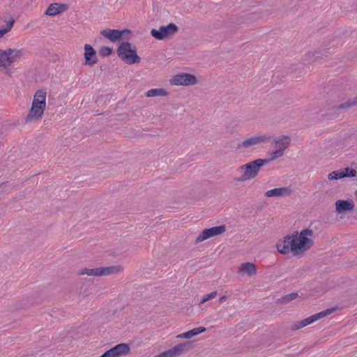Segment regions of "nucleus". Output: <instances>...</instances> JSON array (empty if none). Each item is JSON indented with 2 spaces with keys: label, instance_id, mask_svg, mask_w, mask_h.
<instances>
[{
  "label": "nucleus",
  "instance_id": "obj_3",
  "mask_svg": "<svg viewBox=\"0 0 357 357\" xmlns=\"http://www.w3.org/2000/svg\"><path fill=\"white\" fill-rule=\"evenodd\" d=\"M268 163L269 160L259 158L240 166L238 171H244V172L236 181L243 182L255 178L258 175L261 168Z\"/></svg>",
  "mask_w": 357,
  "mask_h": 357
},
{
  "label": "nucleus",
  "instance_id": "obj_1",
  "mask_svg": "<svg viewBox=\"0 0 357 357\" xmlns=\"http://www.w3.org/2000/svg\"><path fill=\"white\" fill-rule=\"evenodd\" d=\"M314 232L310 229H305L300 232L294 231L280 239L277 250L282 255L292 254L294 257H301L314 244Z\"/></svg>",
  "mask_w": 357,
  "mask_h": 357
},
{
  "label": "nucleus",
  "instance_id": "obj_36",
  "mask_svg": "<svg viewBox=\"0 0 357 357\" xmlns=\"http://www.w3.org/2000/svg\"><path fill=\"white\" fill-rule=\"evenodd\" d=\"M227 297L226 296H222L219 298V302L222 303L227 300Z\"/></svg>",
  "mask_w": 357,
  "mask_h": 357
},
{
  "label": "nucleus",
  "instance_id": "obj_29",
  "mask_svg": "<svg viewBox=\"0 0 357 357\" xmlns=\"http://www.w3.org/2000/svg\"><path fill=\"white\" fill-rule=\"evenodd\" d=\"M343 178V173L341 171H333L328 174V178L329 180H337Z\"/></svg>",
  "mask_w": 357,
  "mask_h": 357
},
{
  "label": "nucleus",
  "instance_id": "obj_30",
  "mask_svg": "<svg viewBox=\"0 0 357 357\" xmlns=\"http://www.w3.org/2000/svg\"><path fill=\"white\" fill-rule=\"evenodd\" d=\"M298 296L297 293H291L283 296L281 299L282 303H288L290 301L295 300Z\"/></svg>",
  "mask_w": 357,
  "mask_h": 357
},
{
  "label": "nucleus",
  "instance_id": "obj_28",
  "mask_svg": "<svg viewBox=\"0 0 357 357\" xmlns=\"http://www.w3.org/2000/svg\"><path fill=\"white\" fill-rule=\"evenodd\" d=\"M14 20H10L7 22L6 27L0 29V38L3 37L4 34L10 31L13 26Z\"/></svg>",
  "mask_w": 357,
  "mask_h": 357
},
{
  "label": "nucleus",
  "instance_id": "obj_11",
  "mask_svg": "<svg viewBox=\"0 0 357 357\" xmlns=\"http://www.w3.org/2000/svg\"><path fill=\"white\" fill-rule=\"evenodd\" d=\"M226 231L225 225H220L204 229L195 239V243L202 242L210 238L221 235Z\"/></svg>",
  "mask_w": 357,
  "mask_h": 357
},
{
  "label": "nucleus",
  "instance_id": "obj_17",
  "mask_svg": "<svg viewBox=\"0 0 357 357\" xmlns=\"http://www.w3.org/2000/svg\"><path fill=\"white\" fill-rule=\"evenodd\" d=\"M6 51L7 55L8 65L10 66L17 59H20L23 55V51L17 49H8Z\"/></svg>",
  "mask_w": 357,
  "mask_h": 357
},
{
  "label": "nucleus",
  "instance_id": "obj_15",
  "mask_svg": "<svg viewBox=\"0 0 357 357\" xmlns=\"http://www.w3.org/2000/svg\"><path fill=\"white\" fill-rule=\"evenodd\" d=\"M291 194L292 190L290 187H280L266 191L265 195L268 197H283L290 196Z\"/></svg>",
  "mask_w": 357,
  "mask_h": 357
},
{
  "label": "nucleus",
  "instance_id": "obj_2",
  "mask_svg": "<svg viewBox=\"0 0 357 357\" xmlns=\"http://www.w3.org/2000/svg\"><path fill=\"white\" fill-rule=\"evenodd\" d=\"M46 95L47 92L43 89L36 91L31 108L25 118L26 122H36L42 118L46 108Z\"/></svg>",
  "mask_w": 357,
  "mask_h": 357
},
{
  "label": "nucleus",
  "instance_id": "obj_33",
  "mask_svg": "<svg viewBox=\"0 0 357 357\" xmlns=\"http://www.w3.org/2000/svg\"><path fill=\"white\" fill-rule=\"evenodd\" d=\"M112 52V48L107 47V46L102 47L100 50V54L102 56H108V55L111 54Z\"/></svg>",
  "mask_w": 357,
  "mask_h": 357
},
{
  "label": "nucleus",
  "instance_id": "obj_19",
  "mask_svg": "<svg viewBox=\"0 0 357 357\" xmlns=\"http://www.w3.org/2000/svg\"><path fill=\"white\" fill-rule=\"evenodd\" d=\"M238 272L246 273L250 276H252L257 274V268L253 263L245 262L241 264Z\"/></svg>",
  "mask_w": 357,
  "mask_h": 357
},
{
  "label": "nucleus",
  "instance_id": "obj_32",
  "mask_svg": "<svg viewBox=\"0 0 357 357\" xmlns=\"http://www.w3.org/2000/svg\"><path fill=\"white\" fill-rule=\"evenodd\" d=\"M217 294H218L217 291H213V292H211L210 294L204 295L201 298L199 303L200 304H203V303H206V301L215 298L216 296H217Z\"/></svg>",
  "mask_w": 357,
  "mask_h": 357
},
{
  "label": "nucleus",
  "instance_id": "obj_37",
  "mask_svg": "<svg viewBox=\"0 0 357 357\" xmlns=\"http://www.w3.org/2000/svg\"><path fill=\"white\" fill-rule=\"evenodd\" d=\"M154 357H167V356H166L165 351H163L161 354H160L159 355H157V356H155Z\"/></svg>",
  "mask_w": 357,
  "mask_h": 357
},
{
  "label": "nucleus",
  "instance_id": "obj_26",
  "mask_svg": "<svg viewBox=\"0 0 357 357\" xmlns=\"http://www.w3.org/2000/svg\"><path fill=\"white\" fill-rule=\"evenodd\" d=\"M343 173V178L345 177H355L357 175V172L354 169L346 167L340 170Z\"/></svg>",
  "mask_w": 357,
  "mask_h": 357
},
{
  "label": "nucleus",
  "instance_id": "obj_22",
  "mask_svg": "<svg viewBox=\"0 0 357 357\" xmlns=\"http://www.w3.org/2000/svg\"><path fill=\"white\" fill-rule=\"evenodd\" d=\"M117 357L125 356L130 352V347L126 343L119 344L112 347Z\"/></svg>",
  "mask_w": 357,
  "mask_h": 357
},
{
  "label": "nucleus",
  "instance_id": "obj_31",
  "mask_svg": "<svg viewBox=\"0 0 357 357\" xmlns=\"http://www.w3.org/2000/svg\"><path fill=\"white\" fill-rule=\"evenodd\" d=\"M6 51L0 50V66L8 67Z\"/></svg>",
  "mask_w": 357,
  "mask_h": 357
},
{
  "label": "nucleus",
  "instance_id": "obj_4",
  "mask_svg": "<svg viewBox=\"0 0 357 357\" xmlns=\"http://www.w3.org/2000/svg\"><path fill=\"white\" fill-rule=\"evenodd\" d=\"M123 268L121 265L111 266L107 267H97V268H84L81 269L77 275H88V276H106L109 275L117 274L121 272Z\"/></svg>",
  "mask_w": 357,
  "mask_h": 357
},
{
  "label": "nucleus",
  "instance_id": "obj_18",
  "mask_svg": "<svg viewBox=\"0 0 357 357\" xmlns=\"http://www.w3.org/2000/svg\"><path fill=\"white\" fill-rule=\"evenodd\" d=\"M275 144H276V146L279 149H282L284 152L285 149L289 146L290 144L291 139L287 135H282L280 137H275L273 138L272 137V139Z\"/></svg>",
  "mask_w": 357,
  "mask_h": 357
},
{
  "label": "nucleus",
  "instance_id": "obj_9",
  "mask_svg": "<svg viewBox=\"0 0 357 357\" xmlns=\"http://www.w3.org/2000/svg\"><path fill=\"white\" fill-rule=\"evenodd\" d=\"M178 31V27L174 23H170L167 26H161L158 29H153L151 34L158 40H164L173 36Z\"/></svg>",
  "mask_w": 357,
  "mask_h": 357
},
{
  "label": "nucleus",
  "instance_id": "obj_14",
  "mask_svg": "<svg viewBox=\"0 0 357 357\" xmlns=\"http://www.w3.org/2000/svg\"><path fill=\"white\" fill-rule=\"evenodd\" d=\"M84 58L85 64L93 66L97 63L96 51L89 44H86L84 47Z\"/></svg>",
  "mask_w": 357,
  "mask_h": 357
},
{
  "label": "nucleus",
  "instance_id": "obj_6",
  "mask_svg": "<svg viewBox=\"0 0 357 357\" xmlns=\"http://www.w3.org/2000/svg\"><path fill=\"white\" fill-rule=\"evenodd\" d=\"M272 139V136L267 135H256L248 137L238 144V149L245 150H253L257 149L261 145L268 143Z\"/></svg>",
  "mask_w": 357,
  "mask_h": 357
},
{
  "label": "nucleus",
  "instance_id": "obj_23",
  "mask_svg": "<svg viewBox=\"0 0 357 357\" xmlns=\"http://www.w3.org/2000/svg\"><path fill=\"white\" fill-rule=\"evenodd\" d=\"M169 93L163 89H152L146 93V96L148 98L158 97V96H167Z\"/></svg>",
  "mask_w": 357,
  "mask_h": 357
},
{
  "label": "nucleus",
  "instance_id": "obj_21",
  "mask_svg": "<svg viewBox=\"0 0 357 357\" xmlns=\"http://www.w3.org/2000/svg\"><path fill=\"white\" fill-rule=\"evenodd\" d=\"M206 331V328L204 327H198L193 328L192 330H190L189 331H187L185 333L179 334L176 335V338H185V339H190L195 335H197L203 332Z\"/></svg>",
  "mask_w": 357,
  "mask_h": 357
},
{
  "label": "nucleus",
  "instance_id": "obj_35",
  "mask_svg": "<svg viewBox=\"0 0 357 357\" xmlns=\"http://www.w3.org/2000/svg\"><path fill=\"white\" fill-rule=\"evenodd\" d=\"M14 188H8V187H6L3 192L6 194H8L10 193L13 190Z\"/></svg>",
  "mask_w": 357,
  "mask_h": 357
},
{
  "label": "nucleus",
  "instance_id": "obj_24",
  "mask_svg": "<svg viewBox=\"0 0 357 357\" xmlns=\"http://www.w3.org/2000/svg\"><path fill=\"white\" fill-rule=\"evenodd\" d=\"M62 6H63L58 3H52L46 10L45 14L50 16L56 15L63 10Z\"/></svg>",
  "mask_w": 357,
  "mask_h": 357
},
{
  "label": "nucleus",
  "instance_id": "obj_8",
  "mask_svg": "<svg viewBox=\"0 0 357 357\" xmlns=\"http://www.w3.org/2000/svg\"><path fill=\"white\" fill-rule=\"evenodd\" d=\"M335 311V308H328L319 313L314 314L307 318L303 319L291 326L292 331L301 329L321 318L326 317Z\"/></svg>",
  "mask_w": 357,
  "mask_h": 357
},
{
  "label": "nucleus",
  "instance_id": "obj_27",
  "mask_svg": "<svg viewBox=\"0 0 357 357\" xmlns=\"http://www.w3.org/2000/svg\"><path fill=\"white\" fill-rule=\"evenodd\" d=\"M284 151L282 149H278L275 151H273L270 153V158L266 159L267 160L272 161L274 160H276L277 158H279L282 157L284 155Z\"/></svg>",
  "mask_w": 357,
  "mask_h": 357
},
{
  "label": "nucleus",
  "instance_id": "obj_10",
  "mask_svg": "<svg viewBox=\"0 0 357 357\" xmlns=\"http://www.w3.org/2000/svg\"><path fill=\"white\" fill-rule=\"evenodd\" d=\"M198 80L194 75L181 73L175 75L170 79V83L175 86H193L197 84Z\"/></svg>",
  "mask_w": 357,
  "mask_h": 357
},
{
  "label": "nucleus",
  "instance_id": "obj_7",
  "mask_svg": "<svg viewBox=\"0 0 357 357\" xmlns=\"http://www.w3.org/2000/svg\"><path fill=\"white\" fill-rule=\"evenodd\" d=\"M335 311V308H328L319 313L314 314L307 318L303 319L291 326L292 331L301 329L321 318L326 317Z\"/></svg>",
  "mask_w": 357,
  "mask_h": 357
},
{
  "label": "nucleus",
  "instance_id": "obj_5",
  "mask_svg": "<svg viewBox=\"0 0 357 357\" xmlns=\"http://www.w3.org/2000/svg\"><path fill=\"white\" fill-rule=\"evenodd\" d=\"M118 56L126 63L131 65L139 63L141 58L137 54L136 48H132V45L129 42H123L117 49Z\"/></svg>",
  "mask_w": 357,
  "mask_h": 357
},
{
  "label": "nucleus",
  "instance_id": "obj_25",
  "mask_svg": "<svg viewBox=\"0 0 357 357\" xmlns=\"http://www.w3.org/2000/svg\"><path fill=\"white\" fill-rule=\"evenodd\" d=\"M356 106H357V96L349 98L344 102L340 104L342 110H347Z\"/></svg>",
  "mask_w": 357,
  "mask_h": 357
},
{
  "label": "nucleus",
  "instance_id": "obj_20",
  "mask_svg": "<svg viewBox=\"0 0 357 357\" xmlns=\"http://www.w3.org/2000/svg\"><path fill=\"white\" fill-rule=\"evenodd\" d=\"M342 109L340 107V105L333 106L331 108H329L326 115L331 119H342L343 118V114L342 112Z\"/></svg>",
  "mask_w": 357,
  "mask_h": 357
},
{
  "label": "nucleus",
  "instance_id": "obj_12",
  "mask_svg": "<svg viewBox=\"0 0 357 357\" xmlns=\"http://www.w3.org/2000/svg\"><path fill=\"white\" fill-rule=\"evenodd\" d=\"M354 202L351 199L347 200L339 199L335 202V211L337 214L351 211L354 210Z\"/></svg>",
  "mask_w": 357,
  "mask_h": 357
},
{
  "label": "nucleus",
  "instance_id": "obj_13",
  "mask_svg": "<svg viewBox=\"0 0 357 357\" xmlns=\"http://www.w3.org/2000/svg\"><path fill=\"white\" fill-rule=\"evenodd\" d=\"M190 342L178 344L170 349L165 351L167 357H176L187 351L190 347Z\"/></svg>",
  "mask_w": 357,
  "mask_h": 357
},
{
  "label": "nucleus",
  "instance_id": "obj_16",
  "mask_svg": "<svg viewBox=\"0 0 357 357\" xmlns=\"http://www.w3.org/2000/svg\"><path fill=\"white\" fill-rule=\"evenodd\" d=\"M126 30L119 31L116 29H106L101 31V34L110 40L111 41H116L119 40L123 35Z\"/></svg>",
  "mask_w": 357,
  "mask_h": 357
},
{
  "label": "nucleus",
  "instance_id": "obj_34",
  "mask_svg": "<svg viewBox=\"0 0 357 357\" xmlns=\"http://www.w3.org/2000/svg\"><path fill=\"white\" fill-rule=\"evenodd\" d=\"M100 357H117L113 348L105 351Z\"/></svg>",
  "mask_w": 357,
  "mask_h": 357
}]
</instances>
